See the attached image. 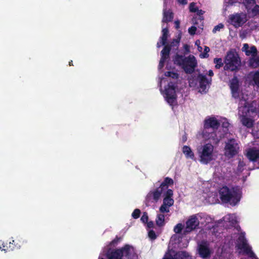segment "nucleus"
<instances>
[{"label": "nucleus", "instance_id": "49530a36", "mask_svg": "<svg viewBox=\"0 0 259 259\" xmlns=\"http://www.w3.org/2000/svg\"><path fill=\"white\" fill-rule=\"evenodd\" d=\"M0 249L2 251H4L5 252L10 251L9 250L8 243L7 242L6 243L4 242L2 244V246H0Z\"/></svg>", "mask_w": 259, "mask_h": 259}, {"label": "nucleus", "instance_id": "7ed1b4c3", "mask_svg": "<svg viewBox=\"0 0 259 259\" xmlns=\"http://www.w3.org/2000/svg\"><path fill=\"white\" fill-rule=\"evenodd\" d=\"M174 180L169 177L164 178V181L160 184L159 187L153 191H150L147 195L146 200L148 202L154 201L157 202L160 199L162 193L165 191L169 186L173 185Z\"/></svg>", "mask_w": 259, "mask_h": 259}, {"label": "nucleus", "instance_id": "bb28decb", "mask_svg": "<svg viewBox=\"0 0 259 259\" xmlns=\"http://www.w3.org/2000/svg\"><path fill=\"white\" fill-rule=\"evenodd\" d=\"M241 122L243 125L248 128L252 127L253 125V121L248 116L242 117Z\"/></svg>", "mask_w": 259, "mask_h": 259}, {"label": "nucleus", "instance_id": "f8f14e48", "mask_svg": "<svg viewBox=\"0 0 259 259\" xmlns=\"http://www.w3.org/2000/svg\"><path fill=\"white\" fill-rule=\"evenodd\" d=\"M220 126V122L214 117H210L204 121L203 131H217Z\"/></svg>", "mask_w": 259, "mask_h": 259}, {"label": "nucleus", "instance_id": "6e6d98bb", "mask_svg": "<svg viewBox=\"0 0 259 259\" xmlns=\"http://www.w3.org/2000/svg\"><path fill=\"white\" fill-rule=\"evenodd\" d=\"M146 224H147V226L148 228H152L154 227V223L152 221H148Z\"/></svg>", "mask_w": 259, "mask_h": 259}, {"label": "nucleus", "instance_id": "c03bdc74", "mask_svg": "<svg viewBox=\"0 0 259 259\" xmlns=\"http://www.w3.org/2000/svg\"><path fill=\"white\" fill-rule=\"evenodd\" d=\"M189 10L191 12L195 13L198 11V8L196 6L195 3H191L189 5Z\"/></svg>", "mask_w": 259, "mask_h": 259}, {"label": "nucleus", "instance_id": "79ce46f5", "mask_svg": "<svg viewBox=\"0 0 259 259\" xmlns=\"http://www.w3.org/2000/svg\"><path fill=\"white\" fill-rule=\"evenodd\" d=\"M169 206L162 204L159 208V210L161 213L168 212L169 211Z\"/></svg>", "mask_w": 259, "mask_h": 259}, {"label": "nucleus", "instance_id": "20e7f679", "mask_svg": "<svg viewBox=\"0 0 259 259\" xmlns=\"http://www.w3.org/2000/svg\"><path fill=\"white\" fill-rule=\"evenodd\" d=\"M220 199L224 203H229L232 205H235L240 200L238 192L234 189H230L227 186H223L219 191Z\"/></svg>", "mask_w": 259, "mask_h": 259}, {"label": "nucleus", "instance_id": "a19ab883", "mask_svg": "<svg viewBox=\"0 0 259 259\" xmlns=\"http://www.w3.org/2000/svg\"><path fill=\"white\" fill-rule=\"evenodd\" d=\"M234 216L233 214H228L226 216H225V218L227 220H228L229 222L231 223L232 224H235L236 223V220L234 218Z\"/></svg>", "mask_w": 259, "mask_h": 259}, {"label": "nucleus", "instance_id": "ddd939ff", "mask_svg": "<svg viewBox=\"0 0 259 259\" xmlns=\"http://www.w3.org/2000/svg\"><path fill=\"white\" fill-rule=\"evenodd\" d=\"M199 225V221L196 215L191 216L186 222V228L183 235H187L196 229Z\"/></svg>", "mask_w": 259, "mask_h": 259}, {"label": "nucleus", "instance_id": "c85d7f7f", "mask_svg": "<svg viewBox=\"0 0 259 259\" xmlns=\"http://www.w3.org/2000/svg\"><path fill=\"white\" fill-rule=\"evenodd\" d=\"M164 215L162 214H158L156 219V224L159 227H162L164 225Z\"/></svg>", "mask_w": 259, "mask_h": 259}, {"label": "nucleus", "instance_id": "4468645a", "mask_svg": "<svg viewBox=\"0 0 259 259\" xmlns=\"http://www.w3.org/2000/svg\"><path fill=\"white\" fill-rule=\"evenodd\" d=\"M217 132V131H206L207 133H205V131H202V137L205 140H208L209 144L217 145L222 138V136L218 135Z\"/></svg>", "mask_w": 259, "mask_h": 259}, {"label": "nucleus", "instance_id": "39448f33", "mask_svg": "<svg viewBox=\"0 0 259 259\" xmlns=\"http://www.w3.org/2000/svg\"><path fill=\"white\" fill-rule=\"evenodd\" d=\"M214 147L211 144L207 143L197 148L199 161L204 164H207L214 159Z\"/></svg>", "mask_w": 259, "mask_h": 259}, {"label": "nucleus", "instance_id": "8fccbe9b", "mask_svg": "<svg viewBox=\"0 0 259 259\" xmlns=\"http://www.w3.org/2000/svg\"><path fill=\"white\" fill-rule=\"evenodd\" d=\"M165 197L167 198H171L173 196V191L171 189H166Z\"/></svg>", "mask_w": 259, "mask_h": 259}, {"label": "nucleus", "instance_id": "603ef678", "mask_svg": "<svg viewBox=\"0 0 259 259\" xmlns=\"http://www.w3.org/2000/svg\"><path fill=\"white\" fill-rule=\"evenodd\" d=\"M166 60L165 59H162V58H160V60L159 61V65H158V68L159 69H162L164 66V63Z\"/></svg>", "mask_w": 259, "mask_h": 259}, {"label": "nucleus", "instance_id": "aec40b11", "mask_svg": "<svg viewBox=\"0 0 259 259\" xmlns=\"http://www.w3.org/2000/svg\"><path fill=\"white\" fill-rule=\"evenodd\" d=\"M107 259H122V256L117 249L109 248L106 253Z\"/></svg>", "mask_w": 259, "mask_h": 259}, {"label": "nucleus", "instance_id": "680f3d73", "mask_svg": "<svg viewBox=\"0 0 259 259\" xmlns=\"http://www.w3.org/2000/svg\"><path fill=\"white\" fill-rule=\"evenodd\" d=\"M208 75L211 77L213 75V71L212 70H209L208 72Z\"/></svg>", "mask_w": 259, "mask_h": 259}, {"label": "nucleus", "instance_id": "0e129e2a", "mask_svg": "<svg viewBox=\"0 0 259 259\" xmlns=\"http://www.w3.org/2000/svg\"><path fill=\"white\" fill-rule=\"evenodd\" d=\"M198 50L200 52L202 51V48L201 47H200V46H198Z\"/></svg>", "mask_w": 259, "mask_h": 259}, {"label": "nucleus", "instance_id": "9b49d317", "mask_svg": "<svg viewBox=\"0 0 259 259\" xmlns=\"http://www.w3.org/2000/svg\"><path fill=\"white\" fill-rule=\"evenodd\" d=\"M247 21L246 14L243 13L230 15L229 22L235 28L242 26Z\"/></svg>", "mask_w": 259, "mask_h": 259}, {"label": "nucleus", "instance_id": "c756f323", "mask_svg": "<svg viewBox=\"0 0 259 259\" xmlns=\"http://www.w3.org/2000/svg\"><path fill=\"white\" fill-rule=\"evenodd\" d=\"M257 51L256 48L254 46H251L248 51H246V55L250 56L252 57H255L257 55Z\"/></svg>", "mask_w": 259, "mask_h": 259}, {"label": "nucleus", "instance_id": "5701e85b", "mask_svg": "<svg viewBox=\"0 0 259 259\" xmlns=\"http://www.w3.org/2000/svg\"><path fill=\"white\" fill-rule=\"evenodd\" d=\"M190 257L189 253L186 251H179L174 254L175 259H189Z\"/></svg>", "mask_w": 259, "mask_h": 259}, {"label": "nucleus", "instance_id": "b1692460", "mask_svg": "<svg viewBox=\"0 0 259 259\" xmlns=\"http://www.w3.org/2000/svg\"><path fill=\"white\" fill-rule=\"evenodd\" d=\"M164 47L162 50L161 51V58L162 59L167 60L169 58V55L170 52V48L169 46H166V45H163Z\"/></svg>", "mask_w": 259, "mask_h": 259}, {"label": "nucleus", "instance_id": "09e8293b", "mask_svg": "<svg viewBox=\"0 0 259 259\" xmlns=\"http://www.w3.org/2000/svg\"><path fill=\"white\" fill-rule=\"evenodd\" d=\"M224 26L222 23H220L218 25L214 26L213 28V33H215L217 31H220L221 29L224 28Z\"/></svg>", "mask_w": 259, "mask_h": 259}, {"label": "nucleus", "instance_id": "4c0bfd02", "mask_svg": "<svg viewBox=\"0 0 259 259\" xmlns=\"http://www.w3.org/2000/svg\"><path fill=\"white\" fill-rule=\"evenodd\" d=\"M210 51V49L207 46H205L204 48L203 53L200 55L202 58H207L209 57L208 53Z\"/></svg>", "mask_w": 259, "mask_h": 259}, {"label": "nucleus", "instance_id": "a211bd4d", "mask_svg": "<svg viewBox=\"0 0 259 259\" xmlns=\"http://www.w3.org/2000/svg\"><path fill=\"white\" fill-rule=\"evenodd\" d=\"M117 250L119 252L122 257L125 256L127 259H131L132 254L134 252V248L128 244H125L120 248H118Z\"/></svg>", "mask_w": 259, "mask_h": 259}, {"label": "nucleus", "instance_id": "412c9836", "mask_svg": "<svg viewBox=\"0 0 259 259\" xmlns=\"http://www.w3.org/2000/svg\"><path fill=\"white\" fill-rule=\"evenodd\" d=\"M248 159L252 161H256L259 160V150L250 149L247 154Z\"/></svg>", "mask_w": 259, "mask_h": 259}, {"label": "nucleus", "instance_id": "393cba45", "mask_svg": "<svg viewBox=\"0 0 259 259\" xmlns=\"http://www.w3.org/2000/svg\"><path fill=\"white\" fill-rule=\"evenodd\" d=\"M183 152L185 155L186 158H190L193 159L194 157V154L192 152L190 147L188 146H184L183 147Z\"/></svg>", "mask_w": 259, "mask_h": 259}, {"label": "nucleus", "instance_id": "4be33fe9", "mask_svg": "<svg viewBox=\"0 0 259 259\" xmlns=\"http://www.w3.org/2000/svg\"><path fill=\"white\" fill-rule=\"evenodd\" d=\"M174 18V14L170 10L166 11L164 10L163 11V17L162 18V22L168 23L171 22Z\"/></svg>", "mask_w": 259, "mask_h": 259}, {"label": "nucleus", "instance_id": "cd10ccee", "mask_svg": "<svg viewBox=\"0 0 259 259\" xmlns=\"http://www.w3.org/2000/svg\"><path fill=\"white\" fill-rule=\"evenodd\" d=\"M180 39L181 36H179L177 38L173 39L170 44H166V46H169L170 50H171L172 48L173 49L177 50L179 46Z\"/></svg>", "mask_w": 259, "mask_h": 259}, {"label": "nucleus", "instance_id": "2f4dec72", "mask_svg": "<svg viewBox=\"0 0 259 259\" xmlns=\"http://www.w3.org/2000/svg\"><path fill=\"white\" fill-rule=\"evenodd\" d=\"M8 245H9V250L10 251H13L15 249H18L20 248V245L18 244V243H16V241L13 240L12 241V242L10 241L8 243Z\"/></svg>", "mask_w": 259, "mask_h": 259}, {"label": "nucleus", "instance_id": "864d4df0", "mask_svg": "<svg viewBox=\"0 0 259 259\" xmlns=\"http://www.w3.org/2000/svg\"><path fill=\"white\" fill-rule=\"evenodd\" d=\"M163 259H175L174 256H173L171 254L167 253L164 256Z\"/></svg>", "mask_w": 259, "mask_h": 259}, {"label": "nucleus", "instance_id": "473e14b6", "mask_svg": "<svg viewBox=\"0 0 259 259\" xmlns=\"http://www.w3.org/2000/svg\"><path fill=\"white\" fill-rule=\"evenodd\" d=\"M213 62L214 64H215V67L217 69H220L221 67L223 66L222 59L221 58H214L213 60Z\"/></svg>", "mask_w": 259, "mask_h": 259}, {"label": "nucleus", "instance_id": "052dcab7", "mask_svg": "<svg viewBox=\"0 0 259 259\" xmlns=\"http://www.w3.org/2000/svg\"><path fill=\"white\" fill-rule=\"evenodd\" d=\"M178 2L179 4L185 5L187 4V0H178Z\"/></svg>", "mask_w": 259, "mask_h": 259}, {"label": "nucleus", "instance_id": "4d7b16f0", "mask_svg": "<svg viewBox=\"0 0 259 259\" xmlns=\"http://www.w3.org/2000/svg\"><path fill=\"white\" fill-rule=\"evenodd\" d=\"M175 28L178 29L180 28V22L179 20H176L175 21Z\"/></svg>", "mask_w": 259, "mask_h": 259}, {"label": "nucleus", "instance_id": "a18cd8bd", "mask_svg": "<svg viewBox=\"0 0 259 259\" xmlns=\"http://www.w3.org/2000/svg\"><path fill=\"white\" fill-rule=\"evenodd\" d=\"M148 237L152 240H154L156 239L157 235L153 230H151L148 232Z\"/></svg>", "mask_w": 259, "mask_h": 259}, {"label": "nucleus", "instance_id": "0eeeda50", "mask_svg": "<svg viewBox=\"0 0 259 259\" xmlns=\"http://www.w3.org/2000/svg\"><path fill=\"white\" fill-rule=\"evenodd\" d=\"M236 247L238 249L243 251L244 253L248 255L249 257H253L255 256V254L252 251L251 247L247 243L244 233H241L239 235L236 240Z\"/></svg>", "mask_w": 259, "mask_h": 259}, {"label": "nucleus", "instance_id": "338daca9", "mask_svg": "<svg viewBox=\"0 0 259 259\" xmlns=\"http://www.w3.org/2000/svg\"><path fill=\"white\" fill-rule=\"evenodd\" d=\"M203 14V13H202V10H200V12H199V14L200 15V14Z\"/></svg>", "mask_w": 259, "mask_h": 259}, {"label": "nucleus", "instance_id": "f257e3e1", "mask_svg": "<svg viewBox=\"0 0 259 259\" xmlns=\"http://www.w3.org/2000/svg\"><path fill=\"white\" fill-rule=\"evenodd\" d=\"M175 64L182 67L186 74L193 73L197 66V61L194 55L188 57L177 54L174 59Z\"/></svg>", "mask_w": 259, "mask_h": 259}, {"label": "nucleus", "instance_id": "bf43d9fd", "mask_svg": "<svg viewBox=\"0 0 259 259\" xmlns=\"http://www.w3.org/2000/svg\"><path fill=\"white\" fill-rule=\"evenodd\" d=\"M187 140V135L185 134L182 136V143H185L186 142Z\"/></svg>", "mask_w": 259, "mask_h": 259}, {"label": "nucleus", "instance_id": "6e6552de", "mask_svg": "<svg viewBox=\"0 0 259 259\" xmlns=\"http://www.w3.org/2000/svg\"><path fill=\"white\" fill-rule=\"evenodd\" d=\"M239 150V144L235 139H229L226 143L224 154L226 157L229 158H233L238 153Z\"/></svg>", "mask_w": 259, "mask_h": 259}, {"label": "nucleus", "instance_id": "a878e982", "mask_svg": "<svg viewBox=\"0 0 259 259\" xmlns=\"http://www.w3.org/2000/svg\"><path fill=\"white\" fill-rule=\"evenodd\" d=\"M249 66L255 68L259 67V56L252 57L249 61Z\"/></svg>", "mask_w": 259, "mask_h": 259}, {"label": "nucleus", "instance_id": "6ab92c4d", "mask_svg": "<svg viewBox=\"0 0 259 259\" xmlns=\"http://www.w3.org/2000/svg\"><path fill=\"white\" fill-rule=\"evenodd\" d=\"M169 31L167 27L163 28L162 30V36L160 37L159 41L157 42L156 46L160 48L163 45L167 44Z\"/></svg>", "mask_w": 259, "mask_h": 259}, {"label": "nucleus", "instance_id": "423d86ee", "mask_svg": "<svg viewBox=\"0 0 259 259\" xmlns=\"http://www.w3.org/2000/svg\"><path fill=\"white\" fill-rule=\"evenodd\" d=\"M225 64L224 69L225 70L237 71L241 66V61L237 54L232 51L227 52L225 58Z\"/></svg>", "mask_w": 259, "mask_h": 259}, {"label": "nucleus", "instance_id": "69168bd1", "mask_svg": "<svg viewBox=\"0 0 259 259\" xmlns=\"http://www.w3.org/2000/svg\"><path fill=\"white\" fill-rule=\"evenodd\" d=\"M69 65L70 66H73V61L72 60L69 62Z\"/></svg>", "mask_w": 259, "mask_h": 259}, {"label": "nucleus", "instance_id": "9d476101", "mask_svg": "<svg viewBox=\"0 0 259 259\" xmlns=\"http://www.w3.org/2000/svg\"><path fill=\"white\" fill-rule=\"evenodd\" d=\"M176 86L172 82L168 83L167 87L165 89L164 98L167 103L172 105L177 100V95L176 92Z\"/></svg>", "mask_w": 259, "mask_h": 259}, {"label": "nucleus", "instance_id": "37998d69", "mask_svg": "<svg viewBox=\"0 0 259 259\" xmlns=\"http://www.w3.org/2000/svg\"><path fill=\"white\" fill-rule=\"evenodd\" d=\"M251 13L254 16L259 15V5H255L251 9Z\"/></svg>", "mask_w": 259, "mask_h": 259}, {"label": "nucleus", "instance_id": "72a5a7b5", "mask_svg": "<svg viewBox=\"0 0 259 259\" xmlns=\"http://www.w3.org/2000/svg\"><path fill=\"white\" fill-rule=\"evenodd\" d=\"M174 203V200L172 198L164 197L163 200V203L168 206H171Z\"/></svg>", "mask_w": 259, "mask_h": 259}, {"label": "nucleus", "instance_id": "e433bc0d", "mask_svg": "<svg viewBox=\"0 0 259 259\" xmlns=\"http://www.w3.org/2000/svg\"><path fill=\"white\" fill-rule=\"evenodd\" d=\"M122 240L121 237H118L116 236L115 238L111 241L109 245L110 246H115L117 245V244Z\"/></svg>", "mask_w": 259, "mask_h": 259}, {"label": "nucleus", "instance_id": "5fc2aeb1", "mask_svg": "<svg viewBox=\"0 0 259 259\" xmlns=\"http://www.w3.org/2000/svg\"><path fill=\"white\" fill-rule=\"evenodd\" d=\"M249 47L247 44H244L243 45V47L242 48V51L245 52L246 53V51H248L249 50Z\"/></svg>", "mask_w": 259, "mask_h": 259}, {"label": "nucleus", "instance_id": "2eb2a0df", "mask_svg": "<svg viewBox=\"0 0 259 259\" xmlns=\"http://www.w3.org/2000/svg\"><path fill=\"white\" fill-rule=\"evenodd\" d=\"M197 79L199 82L200 89L202 92L206 93L207 88L211 84V78H207L205 75L199 73L197 75Z\"/></svg>", "mask_w": 259, "mask_h": 259}, {"label": "nucleus", "instance_id": "f704fd0d", "mask_svg": "<svg viewBox=\"0 0 259 259\" xmlns=\"http://www.w3.org/2000/svg\"><path fill=\"white\" fill-rule=\"evenodd\" d=\"M165 75L167 77H169L173 79H177L179 77V74L177 72H172V71L165 72Z\"/></svg>", "mask_w": 259, "mask_h": 259}, {"label": "nucleus", "instance_id": "7c9ffc66", "mask_svg": "<svg viewBox=\"0 0 259 259\" xmlns=\"http://www.w3.org/2000/svg\"><path fill=\"white\" fill-rule=\"evenodd\" d=\"M243 4L245 6L248 11L255 4V0H243Z\"/></svg>", "mask_w": 259, "mask_h": 259}, {"label": "nucleus", "instance_id": "3c124183", "mask_svg": "<svg viewBox=\"0 0 259 259\" xmlns=\"http://www.w3.org/2000/svg\"><path fill=\"white\" fill-rule=\"evenodd\" d=\"M196 30L197 28L194 26H192L188 29V32L191 35H194Z\"/></svg>", "mask_w": 259, "mask_h": 259}, {"label": "nucleus", "instance_id": "f03ea898", "mask_svg": "<svg viewBox=\"0 0 259 259\" xmlns=\"http://www.w3.org/2000/svg\"><path fill=\"white\" fill-rule=\"evenodd\" d=\"M174 180L169 177L164 178V181L160 184L159 187L153 191H150L147 195L146 200L148 202L154 201L157 202L160 199L162 193L165 191L169 186L173 185Z\"/></svg>", "mask_w": 259, "mask_h": 259}, {"label": "nucleus", "instance_id": "dca6fc26", "mask_svg": "<svg viewBox=\"0 0 259 259\" xmlns=\"http://www.w3.org/2000/svg\"><path fill=\"white\" fill-rule=\"evenodd\" d=\"M229 86L232 97L235 99H238L239 97V83L236 76H234L230 81Z\"/></svg>", "mask_w": 259, "mask_h": 259}, {"label": "nucleus", "instance_id": "c9c22d12", "mask_svg": "<svg viewBox=\"0 0 259 259\" xmlns=\"http://www.w3.org/2000/svg\"><path fill=\"white\" fill-rule=\"evenodd\" d=\"M184 228V225L182 223H179L174 228V231L177 234H180L182 232Z\"/></svg>", "mask_w": 259, "mask_h": 259}, {"label": "nucleus", "instance_id": "58836bf2", "mask_svg": "<svg viewBox=\"0 0 259 259\" xmlns=\"http://www.w3.org/2000/svg\"><path fill=\"white\" fill-rule=\"evenodd\" d=\"M253 80L256 85L259 86V71H256L254 73Z\"/></svg>", "mask_w": 259, "mask_h": 259}, {"label": "nucleus", "instance_id": "e2e57ef3", "mask_svg": "<svg viewBox=\"0 0 259 259\" xmlns=\"http://www.w3.org/2000/svg\"><path fill=\"white\" fill-rule=\"evenodd\" d=\"M200 42L199 40H197L195 42V45H197L198 47V46H200Z\"/></svg>", "mask_w": 259, "mask_h": 259}, {"label": "nucleus", "instance_id": "ea45409f", "mask_svg": "<svg viewBox=\"0 0 259 259\" xmlns=\"http://www.w3.org/2000/svg\"><path fill=\"white\" fill-rule=\"evenodd\" d=\"M140 214L141 210L138 208H136L133 212L132 216L134 219H137L140 217Z\"/></svg>", "mask_w": 259, "mask_h": 259}, {"label": "nucleus", "instance_id": "de8ad7c7", "mask_svg": "<svg viewBox=\"0 0 259 259\" xmlns=\"http://www.w3.org/2000/svg\"><path fill=\"white\" fill-rule=\"evenodd\" d=\"M141 221L144 224L147 223L148 221V215L146 212H144L141 218Z\"/></svg>", "mask_w": 259, "mask_h": 259}, {"label": "nucleus", "instance_id": "774afa93", "mask_svg": "<svg viewBox=\"0 0 259 259\" xmlns=\"http://www.w3.org/2000/svg\"><path fill=\"white\" fill-rule=\"evenodd\" d=\"M99 259H105V258L99 257Z\"/></svg>", "mask_w": 259, "mask_h": 259}, {"label": "nucleus", "instance_id": "1a4fd4ad", "mask_svg": "<svg viewBox=\"0 0 259 259\" xmlns=\"http://www.w3.org/2000/svg\"><path fill=\"white\" fill-rule=\"evenodd\" d=\"M247 99L242 96L239 100L238 110L239 113L242 117L250 116L251 113L255 112V109L253 106L249 104Z\"/></svg>", "mask_w": 259, "mask_h": 259}, {"label": "nucleus", "instance_id": "f3484780", "mask_svg": "<svg viewBox=\"0 0 259 259\" xmlns=\"http://www.w3.org/2000/svg\"><path fill=\"white\" fill-rule=\"evenodd\" d=\"M198 253L199 256L203 258H208L210 257L211 251L206 242H202L199 244Z\"/></svg>", "mask_w": 259, "mask_h": 259}, {"label": "nucleus", "instance_id": "13d9d810", "mask_svg": "<svg viewBox=\"0 0 259 259\" xmlns=\"http://www.w3.org/2000/svg\"><path fill=\"white\" fill-rule=\"evenodd\" d=\"M229 125V123L228 121H224L222 123V126L224 128H227Z\"/></svg>", "mask_w": 259, "mask_h": 259}]
</instances>
